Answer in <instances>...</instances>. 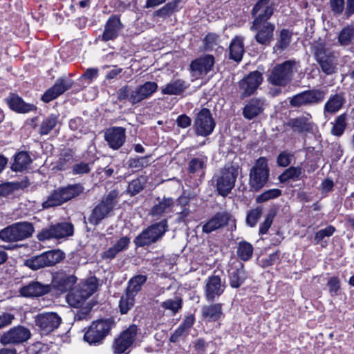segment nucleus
I'll return each mask as SVG.
<instances>
[{
  "mask_svg": "<svg viewBox=\"0 0 354 354\" xmlns=\"http://www.w3.org/2000/svg\"><path fill=\"white\" fill-rule=\"evenodd\" d=\"M31 336L29 329L17 326L3 333L0 338V342L3 344H19L28 341Z\"/></svg>",
  "mask_w": 354,
  "mask_h": 354,
  "instance_id": "20",
  "label": "nucleus"
},
{
  "mask_svg": "<svg viewBox=\"0 0 354 354\" xmlns=\"http://www.w3.org/2000/svg\"><path fill=\"white\" fill-rule=\"evenodd\" d=\"M216 127V122L210 110L202 108L195 113L193 127L197 136L207 137L212 133Z\"/></svg>",
  "mask_w": 354,
  "mask_h": 354,
  "instance_id": "10",
  "label": "nucleus"
},
{
  "mask_svg": "<svg viewBox=\"0 0 354 354\" xmlns=\"http://www.w3.org/2000/svg\"><path fill=\"white\" fill-rule=\"evenodd\" d=\"M231 215L226 212H218L209 219L202 227L203 232L209 234L227 225Z\"/></svg>",
  "mask_w": 354,
  "mask_h": 354,
  "instance_id": "30",
  "label": "nucleus"
},
{
  "mask_svg": "<svg viewBox=\"0 0 354 354\" xmlns=\"http://www.w3.org/2000/svg\"><path fill=\"white\" fill-rule=\"evenodd\" d=\"M325 95V91L321 89L306 90L289 97L290 105L299 108L319 104L324 100Z\"/></svg>",
  "mask_w": 354,
  "mask_h": 354,
  "instance_id": "13",
  "label": "nucleus"
},
{
  "mask_svg": "<svg viewBox=\"0 0 354 354\" xmlns=\"http://www.w3.org/2000/svg\"><path fill=\"white\" fill-rule=\"evenodd\" d=\"M354 40V25L348 24L339 32L337 41L341 46H348Z\"/></svg>",
  "mask_w": 354,
  "mask_h": 354,
  "instance_id": "45",
  "label": "nucleus"
},
{
  "mask_svg": "<svg viewBox=\"0 0 354 354\" xmlns=\"http://www.w3.org/2000/svg\"><path fill=\"white\" fill-rule=\"evenodd\" d=\"M335 231V228L333 225H328L324 229H322L317 232L315 235V241L316 243H319L325 237H329L333 234Z\"/></svg>",
  "mask_w": 354,
  "mask_h": 354,
  "instance_id": "62",
  "label": "nucleus"
},
{
  "mask_svg": "<svg viewBox=\"0 0 354 354\" xmlns=\"http://www.w3.org/2000/svg\"><path fill=\"white\" fill-rule=\"evenodd\" d=\"M270 0H258L254 5L251 15L254 17L252 29H257V25L266 22L274 13V3Z\"/></svg>",
  "mask_w": 354,
  "mask_h": 354,
  "instance_id": "18",
  "label": "nucleus"
},
{
  "mask_svg": "<svg viewBox=\"0 0 354 354\" xmlns=\"http://www.w3.org/2000/svg\"><path fill=\"white\" fill-rule=\"evenodd\" d=\"M115 326V323L111 318L93 322L86 331L84 339L90 345L101 344Z\"/></svg>",
  "mask_w": 354,
  "mask_h": 354,
  "instance_id": "5",
  "label": "nucleus"
},
{
  "mask_svg": "<svg viewBox=\"0 0 354 354\" xmlns=\"http://www.w3.org/2000/svg\"><path fill=\"white\" fill-rule=\"evenodd\" d=\"M98 285L97 279L95 277L88 278L79 283L66 296L68 304L73 308H79L83 305L97 290Z\"/></svg>",
  "mask_w": 354,
  "mask_h": 354,
  "instance_id": "2",
  "label": "nucleus"
},
{
  "mask_svg": "<svg viewBox=\"0 0 354 354\" xmlns=\"http://www.w3.org/2000/svg\"><path fill=\"white\" fill-rule=\"evenodd\" d=\"M59 113H50L41 122L38 133L41 136L48 134L57 125L59 122Z\"/></svg>",
  "mask_w": 354,
  "mask_h": 354,
  "instance_id": "43",
  "label": "nucleus"
},
{
  "mask_svg": "<svg viewBox=\"0 0 354 354\" xmlns=\"http://www.w3.org/2000/svg\"><path fill=\"white\" fill-rule=\"evenodd\" d=\"M124 28V25L120 21V16L112 15L107 19L103 33L99 35L98 39L106 42L110 40H115Z\"/></svg>",
  "mask_w": 354,
  "mask_h": 354,
  "instance_id": "23",
  "label": "nucleus"
},
{
  "mask_svg": "<svg viewBox=\"0 0 354 354\" xmlns=\"http://www.w3.org/2000/svg\"><path fill=\"white\" fill-rule=\"evenodd\" d=\"M138 328L136 324H131L124 330L114 339L112 348L115 354H122L126 352L134 343L138 335Z\"/></svg>",
  "mask_w": 354,
  "mask_h": 354,
  "instance_id": "17",
  "label": "nucleus"
},
{
  "mask_svg": "<svg viewBox=\"0 0 354 354\" xmlns=\"http://www.w3.org/2000/svg\"><path fill=\"white\" fill-rule=\"evenodd\" d=\"M302 168L300 166L290 167L286 169L279 176V180L281 183H286L290 180H297L299 179L302 174Z\"/></svg>",
  "mask_w": 354,
  "mask_h": 354,
  "instance_id": "51",
  "label": "nucleus"
},
{
  "mask_svg": "<svg viewBox=\"0 0 354 354\" xmlns=\"http://www.w3.org/2000/svg\"><path fill=\"white\" fill-rule=\"evenodd\" d=\"M62 322L61 317L53 312L39 314L35 317L37 326L42 335H48L57 329Z\"/></svg>",
  "mask_w": 354,
  "mask_h": 354,
  "instance_id": "21",
  "label": "nucleus"
},
{
  "mask_svg": "<svg viewBox=\"0 0 354 354\" xmlns=\"http://www.w3.org/2000/svg\"><path fill=\"white\" fill-rule=\"evenodd\" d=\"M133 296L129 295L126 292L124 296H122L120 300L119 306L122 314H126L133 306L134 299Z\"/></svg>",
  "mask_w": 354,
  "mask_h": 354,
  "instance_id": "57",
  "label": "nucleus"
},
{
  "mask_svg": "<svg viewBox=\"0 0 354 354\" xmlns=\"http://www.w3.org/2000/svg\"><path fill=\"white\" fill-rule=\"evenodd\" d=\"M326 286L328 288L330 295L331 296H335L340 289L339 279L337 277H332L328 279Z\"/></svg>",
  "mask_w": 354,
  "mask_h": 354,
  "instance_id": "64",
  "label": "nucleus"
},
{
  "mask_svg": "<svg viewBox=\"0 0 354 354\" xmlns=\"http://www.w3.org/2000/svg\"><path fill=\"white\" fill-rule=\"evenodd\" d=\"M237 256L243 261H246L251 259L253 254V246L251 243L243 241L239 243L236 250Z\"/></svg>",
  "mask_w": 354,
  "mask_h": 354,
  "instance_id": "53",
  "label": "nucleus"
},
{
  "mask_svg": "<svg viewBox=\"0 0 354 354\" xmlns=\"http://www.w3.org/2000/svg\"><path fill=\"white\" fill-rule=\"evenodd\" d=\"M138 328L136 324H131L124 330L114 339L112 348L115 354H122L126 352L134 343L138 335Z\"/></svg>",
  "mask_w": 354,
  "mask_h": 354,
  "instance_id": "15",
  "label": "nucleus"
},
{
  "mask_svg": "<svg viewBox=\"0 0 354 354\" xmlns=\"http://www.w3.org/2000/svg\"><path fill=\"white\" fill-rule=\"evenodd\" d=\"M311 115L306 113V115L290 118L287 122V125L297 133H312L315 123L311 121Z\"/></svg>",
  "mask_w": 354,
  "mask_h": 354,
  "instance_id": "27",
  "label": "nucleus"
},
{
  "mask_svg": "<svg viewBox=\"0 0 354 354\" xmlns=\"http://www.w3.org/2000/svg\"><path fill=\"white\" fill-rule=\"evenodd\" d=\"M4 102L12 111L19 114L36 112L38 109L35 104L26 102L24 99L16 93H9L8 95L4 98Z\"/></svg>",
  "mask_w": 354,
  "mask_h": 354,
  "instance_id": "22",
  "label": "nucleus"
},
{
  "mask_svg": "<svg viewBox=\"0 0 354 354\" xmlns=\"http://www.w3.org/2000/svg\"><path fill=\"white\" fill-rule=\"evenodd\" d=\"M35 231L31 223L23 221L13 223L0 230V239L6 242H17L30 237Z\"/></svg>",
  "mask_w": 354,
  "mask_h": 354,
  "instance_id": "7",
  "label": "nucleus"
},
{
  "mask_svg": "<svg viewBox=\"0 0 354 354\" xmlns=\"http://www.w3.org/2000/svg\"><path fill=\"white\" fill-rule=\"evenodd\" d=\"M129 244L130 239L128 236H122L118 239L112 247L105 250L101 254V257L105 261H111L113 259L118 253L127 250Z\"/></svg>",
  "mask_w": 354,
  "mask_h": 354,
  "instance_id": "34",
  "label": "nucleus"
},
{
  "mask_svg": "<svg viewBox=\"0 0 354 354\" xmlns=\"http://www.w3.org/2000/svg\"><path fill=\"white\" fill-rule=\"evenodd\" d=\"M214 64V55L206 54L192 60L189 64V70L198 75H207L212 70Z\"/></svg>",
  "mask_w": 354,
  "mask_h": 354,
  "instance_id": "29",
  "label": "nucleus"
},
{
  "mask_svg": "<svg viewBox=\"0 0 354 354\" xmlns=\"http://www.w3.org/2000/svg\"><path fill=\"white\" fill-rule=\"evenodd\" d=\"M244 37L241 35L235 36L229 46V59L236 63H240L245 53Z\"/></svg>",
  "mask_w": 354,
  "mask_h": 354,
  "instance_id": "32",
  "label": "nucleus"
},
{
  "mask_svg": "<svg viewBox=\"0 0 354 354\" xmlns=\"http://www.w3.org/2000/svg\"><path fill=\"white\" fill-rule=\"evenodd\" d=\"M126 129L122 127H112L104 132V140L114 150L120 149L125 142Z\"/></svg>",
  "mask_w": 354,
  "mask_h": 354,
  "instance_id": "28",
  "label": "nucleus"
},
{
  "mask_svg": "<svg viewBox=\"0 0 354 354\" xmlns=\"http://www.w3.org/2000/svg\"><path fill=\"white\" fill-rule=\"evenodd\" d=\"M119 192L117 189L111 190L107 195L104 196L100 202L92 209L88 217V222L96 226L107 217L109 213L113 209L118 201Z\"/></svg>",
  "mask_w": 354,
  "mask_h": 354,
  "instance_id": "4",
  "label": "nucleus"
},
{
  "mask_svg": "<svg viewBox=\"0 0 354 354\" xmlns=\"http://www.w3.org/2000/svg\"><path fill=\"white\" fill-rule=\"evenodd\" d=\"M31 162L30 156H15L11 169L15 171H22L28 168Z\"/></svg>",
  "mask_w": 354,
  "mask_h": 354,
  "instance_id": "55",
  "label": "nucleus"
},
{
  "mask_svg": "<svg viewBox=\"0 0 354 354\" xmlns=\"http://www.w3.org/2000/svg\"><path fill=\"white\" fill-rule=\"evenodd\" d=\"M147 280V275L137 274L130 279L126 292L135 297L141 290L142 286Z\"/></svg>",
  "mask_w": 354,
  "mask_h": 354,
  "instance_id": "44",
  "label": "nucleus"
},
{
  "mask_svg": "<svg viewBox=\"0 0 354 354\" xmlns=\"http://www.w3.org/2000/svg\"><path fill=\"white\" fill-rule=\"evenodd\" d=\"M189 86L185 81L178 79L167 84L161 88V93L163 95H178L182 94Z\"/></svg>",
  "mask_w": 354,
  "mask_h": 354,
  "instance_id": "40",
  "label": "nucleus"
},
{
  "mask_svg": "<svg viewBox=\"0 0 354 354\" xmlns=\"http://www.w3.org/2000/svg\"><path fill=\"white\" fill-rule=\"evenodd\" d=\"M263 26L257 25V29H252V26L250 27L252 31H257L254 35L255 41L262 46H269L274 39V31L275 26L271 22L263 23Z\"/></svg>",
  "mask_w": 354,
  "mask_h": 354,
  "instance_id": "26",
  "label": "nucleus"
},
{
  "mask_svg": "<svg viewBox=\"0 0 354 354\" xmlns=\"http://www.w3.org/2000/svg\"><path fill=\"white\" fill-rule=\"evenodd\" d=\"M328 6L334 17L342 16L343 19L346 20L345 0H329Z\"/></svg>",
  "mask_w": 354,
  "mask_h": 354,
  "instance_id": "49",
  "label": "nucleus"
},
{
  "mask_svg": "<svg viewBox=\"0 0 354 354\" xmlns=\"http://www.w3.org/2000/svg\"><path fill=\"white\" fill-rule=\"evenodd\" d=\"M201 315L208 322L218 321L223 315L222 304L217 303L205 305L201 308Z\"/></svg>",
  "mask_w": 354,
  "mask_h": 354,
  "instance_id": "39",
  "label": "nucleus"
},
{
  "mask_svg": "<svg viewBox=\"0 0 354 354\" xmlns=\"http://www.w3.org/2000/svg\"><path fill=\"white\" fill-rule=\"evenodd\" d=\"M54 231L53 225H51L47 227L43 228L39 232H38L37 237L40 241H46L55 239V234Z\"/></svg>",
  "mask_w": 354,
  "mask_h": 354,
  "instance_id": "60",
  "label": "nucleus"
},
{
  "mask_svg": "<svg viewBox=\"0 0 354 354\" xmlns=\"http://www.w3.org/2000/svg\"><path fill=\"white\" fill-rule=\"evenodd\" d=\"M281 194V190L279 189H268L264 192H263L261 194L259 195L256 198V203H263L264 202H266L269 200L274 199L278 198Z\"/></svg>",
  "mask_w": 354,
  "mask_h": 354,
  "instance_id": "56",
  "label": "nucleus"
},
{
  "mask_svg": "<svg viewBox=\"0 0 354 354\" xmlns=\"http://www.w3.org/2000/svg\"><path fill=\"white\" fill-rule=\"evenodd\" d=\"M270 171L265 157H260L250 170L249 186L251 192L260 191L268 181Z\"/></svg>",
  "mask_w": 354,
  "mask_h": 354,
  "instance_id": "8",
  "label": "nucleus"
},
{
  "mask_svg": "<svg viewBox=\"0 0 354 354\" xmlns=\"http://www.w3.org/2000/svg\"><path fill=\"white\" fill-rule=\"evenodd\" d=\"M263 101L261 99H251L243 109V115L247 120H252L264 110Z\"/></svg>",
  "mask_w": 354,
  "mask_h": 354,
  "instance_id": "36",
  "label": "nucleus"
},
{
  "mask_svg": "<svg viewBox=\"0 0 354 354\" xmlns=\"http://www.w3.org/2000/svg\"><path fill=\"white\" fill-rule=\"evenodd\" d=\"M174 205V200L171 197H164L158 204H156L151 209V214L160 216L164 213L169 212Z\"/></svg>",
  "mask_w": 354,
  "mask_h": 354,
  "instance_id": "47",
  "label": "nucleus"
},
{
  "mask_svg": "<svg viewBox=\"0 0 354 354\" xmlns=\"http://www.w3.org/2000/svg\"><path fill=\"white\" fill-rule=\"evenodd\" d=\"M345 102L346 99L343 93L332 95L324 105V112L335 113L342 109Z\"/></svg>",
  "mask_w": 354,
  "mask_h": 354,
  "instance_id": "42",
  "label": "nucleus"
},
{
  "mask_svg": "<svg viewBox=\"0 0 354 354\" xmlns=\"http://www.w3.org/2000/svg\"><path fill=\"white\" fill-rule=\"evenodd\" d=\"M158 88V84L155 82H146L143 84L138 85L134 88V100H136V104L142 100L151 97Z\"/></svg>",
  "mask_w": 354,
  "mask_h": 354,
  "instance_id": "33",
  "label": "nucleus"
},
{
  "mask_svg": "<svg viewBox=\"0 0 354 354\" xmlns=\"http://www.w3.org/2000/svg\"><path fill=\"white\" fill-rule=\"evenodd\" d=\"M263 81V73L257 70L250 72L239 82L238 86L241 91V99L250 97L255 93Z\"/></svg>",
  "mask_w": 354,
  "mask_h": 354,
  "instance_id": "14",
  "label": "nucleus"
},
{
  "mask_svg": "<svg viewBox=\"0 0 354 354\" xmlns=\"http://www.w3.org/2000/svg\"><path fill=\"white\" fill-rule=\"evenodd\" d=\"M312 52L322 71L327 75L337 73V68L334 62L332 53H327L325 44L318 43L312 47Z\"/></svg>",
  "mask_w": 354,
  "mask_h": 354,
  "instance_id": "12",
  "label": "nucleus"
},
{
  "mask_svg": "<svg viewBox=\"0 0 354 354\" xmlns=\"http://www.w3.org/2000/svg\"><path fill=\"white\" fill-rule=\"evenodd\" d=\"M117 99L120 102L128 101L132 105L136 104V100H134L135 93L134 88L129 85H124L120 88L117 92Z\"/></svg>",
  "mask_w": 354,
  "mask_h": 354,
  "instance_id": "48",
  "label": "nucleus"
},
{
  "mask_svg": "<svg viewBox=\"0 0 354 354\" xmlns=\"http://www.w3.org/2000/svg\"><path fill=\"white\" fill-rule=\"evenodd\" d=\"M168 230L167 221L163 219L143 230L133 240L137 248L151 245L159 241Z\"/></svg>",
  "mask_w": 354,
  "mask_h": 354,
  "instance_id": "3",
  "label": "nucleus"
},
{
  "mask_svg": "<svg viewBox=\"0 0 354 354\" xmlns=\"http://www.w3.org/2000/svg\"><path fill=\"white\" fill-rule=\"evenodd\" d=\"M241 170L239 163L232 162L226 164L214 176L213 180L216 182V190L219 195L226 196L231 192Z\"/></svg>",
  "mask_w": 354,
  "mask_h": 354,
  "instance_id": "1",
  "label": "nucleus"
},
{
  "mask_svg": "<svg viewBox=\"0 0 354 354\" xmlns=\"http://www.w3.org/2000/svg\"><path fill=\"white\" fill-rule=\"evenodd\" d=\"M207 158L206 156H198L192 158L188 164V171L189 173H204L206 167Z\"/></svg>",
  "mask_w": 354,
  "mask_h": 354,
  "instance_id": "50",
  "label": "nucleus"
},
{
  "mask_svg": "<svg viewBox=\"0 0 354 354\" xmlns=\"http://www.w3.org/2000/svg\"><path fill=\"white\" fill-rule=\"evenodd\" d=\"M145 183V179L142 176L131 180V182L129 183L127 189V193L131 196H136L144 189Z\"/></svg>",
  "mask_w": 354,
  "mask_h": 354,
  "instance_id": "54",
  "label": "nucleus"
},
{
  "mask_svg": "<svg viewBox=\"0 0 354 354\" xmlns=\"http://www.w3.org/2000/svg\"><path fill=\"white\" fill-rule=\"evenodd\" d=\"M138 328L136 324H131L124 330L114 339L112 348L115 354H122L126 352L134 343L138 335Z\"/></svg>",
  "mask_w": 354,
  "mask_h": 354,
  "instance_id": "16",
  "label": "nucleus"
},
{
  "mask_svg": "<svg viewBox=\"0 0 354 354\" xmlns=\"http://www.w3.org/2000/svg\"><path fill=\"white\" fill-rule=\"evenodd\" d=\"M77 278L65 272H57L53 275L52 286L60 292H66L73 288Z\"/></svg>",
  "mask_w": 354,
  "mask_h": 354,
  "instance_id": "25",
  "label": "nucleus"
},
{
  "mask_svg": "<svg viewBox=\"0 0 354 354\" xmlns=\"http://www.w3.org/2000/svg\"><path fill=\"white\" fill-rule=\"evenodd\" d=\"M195 197V194L189 191L183 190L182 194L178 198L176 203L177 205L181 207H186L188 205L190 200Z\"/></svg>",
  "mask_w": 354,
  "mask_h": 354,
  "instance_id": "63",
  "label": "nucleus"
},
{
  "mask_svg": "<svg viewBox=\"0 0 354 354\" xmlns=\"http://www.w3.org/2000/svg\"><path fill=\"white\" fill-rule=\"evenodd\" d=\"M182 0H172L165 3L160 9L156 10L153 13V17H160L165 19L172 15L174 12H178L182 6L180 3Z\"/></svg>",
  "mask_w": 354,
  "mask_h": 354,
  "instance_id": "41",
  "label": "nucleus"
},
{
  "mask_svg": "<svg viewBox=\"0 0 354 354\" xmlns=\"http://www.w3.org/2000/svg\"><path fill=\"white\" fill-rule=\"evenodd\" d=\"M292 36L293 32L291 30L288 28H282L279 32L277 41L272 48L273 53L281 54L286 49H287L292 41Z\"/></svg>",
  "mask_w": 354,
  "mask_h": 354,
  "instance_id": "37",
  "label": "nucleus"
},
{
  "mask_svg": "<svg viewBox=\"0 0 354 354\" xmlns=\"http://www.w3.org/2000/svg\"><path fill=\"white\" fill-rule=\"evenodd\" d=\"M84 191V187L80 184L70 185L67 187H59L53 191L43 202L42 207L44 209L61 205L65 202L78 196Z\"/></svg>",
  "mask_w": 354,
  "mask_h": 354,
  "instance_id": "6",
  "label": "nucleus"
},
{
  "mask_svg": "<svg viewBox=\"0 0 354 354\" xmlns=\"http://www.w3.org/2000/svg\"><path fill=\"white\" fill-rule=\"evenodd\" d=\"M63 258V253L60 250H49L26 259L24 264L32 270H37L53 266Z\"/></svg>",
  "mask_w": 354,
  "mask_h": 354,
  "instance_id": "11",
  "label": "nucleus"
},
{
  "mask_svg": "<svg viewBox=\"0 0 354 354\" xmlns=\"http://www.w3.org/2000/svg\"><path fill=\"white\" fill-rule=\"evenodd\" d=\"M205 297L208 302H213L224 292V286L218 275H212L205 279Z\"/></svg>",
  "mask_w": 354,
  "mask_h": 354,
  "instance_id": "24",
  "label": "nucleus"
},
{
  "mask_svg": "<svg viewBox=\"0 0 354 354\" xmlns=\"http://www.w3.org/2000/svg\"><path fill=\"white\" fill-rule=\"evenodd\" d=\"M73 84L74 82L70 77H59L55 84L41 95L40 100L44 103H49L72 88Z\"/></svg>",
  "mask_w": 354,
  "mask_h": 354,
  "instance_id": "19",
  "label": "nucleus"
},
{
  "mask_svg": "<svg viewBox=\"0 0 354 354\" xmlns=\"http://www.w3.org/2000/svg\"><path fill=\"white\" fill-rule=\"evenodd\" d=\"M262 209L257 207L248 212L246 217V223L250 227H254L261 216Z\"/></svg>",
  "mask_w": 354,
  "mask_h": 354,
  "instance_id": "58",
  "label": "nucleus"
},
{
  "mask_svg": "<svg viewBox=\"0 0 354 354\" xmlns=\"http://www.w3.org/2000/svg\"><path fill=\"white\" fill-rule=\"evenodd\" d=\"M246 278L247 274L243 264L241 263L232 266L231 269L229 270L230 285L232 288H237L240 287Z\"/></svg>",
  "mask_w": 354,
  "mask_h": 354,
  "instance_id": "35",
  "label": "nucleus"
},
{
  "mask_svg": "<svg viewBox=\"0 0 354 354\" xmlns=\"http://www.w3.org/2000/svg\"><path fill=\"white\" fill-rule=\"evenodd\" d=\"M346 119V113H344L336 118L331 129V133L333 136L339 137L344 133L347 127Z\"/></svg>",
  "mask_w": 354,
  "mask_h": 354,
  "instance_id": "52",
  "label": "nucleus"
},
{
  "mask_svg": "<svg viewBox=\"0 0 354 354\" xmlns=\"http://www.w3.org/2000/svg\"><path fill=\"white\" fill-rule=\"evenodd\" d=\"M295 64V61L286 60L276 64L268 77V82L274 86H286L292 80Z\"/></svg>",
  "mask_w": 354,
  "mask_h": 354,
  "instance_id": "9",
  "label": "nucleus"
},
{
  "mask_svg": "<svg viewBox=\"0 0 354 354\" xmlns=\"http://www.w3.org/2000/svg\"><path fill=\"white\" fill-rule=\"evenodd\" d=\"M218 35L216 33L209 32L203 39L204 50L206 51H212L213 46L216 44Z\"/></svg>",
  "mask_w": 354,
  "mask_h": 354,
  "instance_id": "61",
  "label": "nucleus"
},
{
  "mask_svg": "<svg viewBox=\"0 0 354 354\" xmlns=\"http://www.w3.org/2000/svg\"><path fill=\"white\" fill-rule=\"evenodd\" d=\"M55 239H59L72 236L74 232L73 225L68 222L58 223L53 225Z\"/></svg>",
  "mask_w": 354,
  "mask_h": 354,
  "instance_id": "46",
  "label": "nucleus"
},
{
  "mask_svg": "<svg viewBox=\"0 0 354 354\" xmlns=\"http://www.w3.org/2000/svg\"><path fill=\"white\" fill-rule=\"evenodd\" d=\"M50 290L49 285H44L38 281H32L21 288L19 292L25 297H37L48 293Z\"/></svg>",
  "mask_w": 354,
  "mask_h": 354,
  "instance_id": "31",
  "label": "nucleus"
},
{
  "mask_svg": "<svg viewBox=\"0 0 354 354\" xmlns=\"http://www.w3.org/2000/svg\"><path fill=\"white\" fill-rule=\"evenodd\" d=\"M162 307L165 309L170 310L174 313H176L182 308V299L180 298L167 299L162 302Z\"/></svg>",
  "mask_w": 354,
  "mask_h": 354,
  "instance_id": "59",
  "label": "nucleus"
},
{
  "mask_svg": "<svg viewBox=\"0 0 354 354\" xmlns=\"http://www.w3.org/2000/svg\"><path fill=\"white\" fill-rule=\"evenodd\" d=\"M30 185L29 180L26 177L19 182H7L0 184V197H6L14 193L15 191L24 189Z\"/></svg>",
  "mask_w": 354,
  "mask_h": 354,
  "instance_id": "38",
  "label": "nucleus"
}]
</instances>
